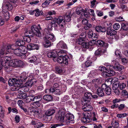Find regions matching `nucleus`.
Here are the masks:
<instances>
[{
    "label": "nucleus",
    "mask_w": 128,
    "mask_h": 128,
    "mask_svg": "<svg viewBox=\"0 0 128 128\" xmlns=\"http://www.w3.org/2000/svg\"><path fill=\"white\" fill-rule=\"evenodd\" d=\"M11 60L10 57L6 56L1 59L0 62V70H1L3 66L5 68L6 71L9 72L12 70L11 68H10V66L8 62Z\"/></svg>",
    "instance_id": "obj_1"
},
{
    "label": "nucleus",
    "mask_w": 128,
    "mask_h": 128,
    "mask_svg": "<svg viewBox=\"0 0 128 128\" xmlns=\"http://www.w3.org/2000/svg\"><path fill=\"white\" fill-rule=\"evenodd\" d=\"M95 42L97 45H99L101 47H104V49H98L96 50L95 52L96 55H101L106 51V48L108 46V43L101 40H98Z\"/></svg>",
    "instance_id": "obj_2"
},
{
    "label": "nucleus",
    "mask_w": 128,
    "mask_h": 128,
    "mask_svg": "<svg viewBox=\"0 0 128 128\" xmlns=\"http://www.w3.org/2000/svg\"><path fill=\"white\" fill-rule=\"evenodd\" d=\"M63 20L64 19L62 16H60L58 18H55L52 21L51 24L48 26V27L49 28H51L52 27H56L58 24H61Z\"/></svg>",
    "instance_id": "obj_3"
},
{
    "label": "nucleus",
    "mask_w": 128,
    "mask_h": 128,
    "mask_svg": "<svg viewBox=\"0 0 128 128\" xmlns=\"http://www.w3.org/2000/svg\"><path fill=\"white\" fill-rule=\"evenodd\" d=\"M40 30L41 28L39 24L38 26L33 25L31 28V31L32 32L33 35H36L38 37H40L41 36V34L40 31Z\"/></svg>",
    "instance_id": "obj_4"
},
{
    "label": "nucleus",
    "mask_w": 128,
    "mask_h": 128,
    "mask_svg": "<svg viewBox=\"0 0 128 128\" xmlns=\"http://www.w3.org/2000/svg\"><path fill=\"white\" fill-rule=\"evenodd\" d=\"M91 114L90 112L83 113L82 114V117L81 119V121L84 123H87L91 121Z\"/></svg>",
    "instance_id": "obj_5"
},
{
    "label": "nucleus",
    "mask_w": 128,
    "mask_h": 128,
    "mask_svg": "<svg viewBox=\"0 0 128 128\" xmlns=\"http://www.w3.org/2000/svg\"><path fill=\"white\" fill-rule=\"evenodd\" d=\"M13 91L18 90V93L23 92H27L29 90L28 88L26 85L23 86H20L19 84V86H17L16 88L14 87Z\"/></svg>",
    "instance_id": "obj_6"
},
{
    "label": "nucleus",
    "mask_w": 128,
    "mask_h": 128,
    "mask_svg": "<svg viewBox=\"0 0 128 128\" xmlns=\"http://www.w3.org/2000/svg\"><path fill=\"white\" fill-rule=\"evenodd\" d=\"M117 32L113 30H111L110 27H109L108 28L107 30V34L110 35L111 38L113 39H116L118 38V36L116 34Z\"/></svg>",
    "instance_id": "obj_7"
},
{
    "label": "nucleus",
    "mask_w": 128,
    "mask_h": 128,
    "mask_svg": "<svg viewBox=\"0 0 128 128\" xmlns=\"http://www.w3.org/2000/svg\"><path fill=\"white\" fill-rule=\"evenodd\" d=\"M8 82L10 86H12V90L13 91L14 87L16 88L17 86H19V81L15 78H12V79H10Z\"/></svg>",
    "instance_id": "obj_8"
},
{
    "label": "nucleus",
    "mask_w": 128,
    "mask_h": 128,
    "mask_svg": "<svg viewBox=\"0 0 128 128\" xmlns=\"http://www.w3.org/2000/svg\"><path fill=\"white\" fill-rule=\"evenodd\" d=\"M2 8L5 9L10 10H12L13 6L12 3L9 1V0H5L2 4Z\"/></svg>",
    "instance_id": "obj_9"
},
{
    "label": "nucleus",
    "mask_w": 128,
    "mask_h": 128,
    "mask_svg": "<svg viewBox=\"0 0 128 128\" xmlns=\"http://www.w3.org/2000/svg\"><path fill=\"white\" fill-rule=\"evenodd\" d=\"M115 74L114 72L112 70H106L104 71L102 73V76L104 77L111 76Z\"/></svg>",
    "instance_id": "obj_10"
},
{
    "label": "nucleus",
    "mask_w": 128,
    "mask_h": 128,
    "mask_svg": "<svg viewBox=\"0 0 128 128\" xmlns=\"http://www.w3.org/2000/svg\"><path fill=\"white\" fill-rule=\"evenodd\" d=\"M65 120V122L67 124H70L71 121L74 120V115L70 113H68L66 114Z\"/></svg>",
    "instance_id": "obj_11"
},
{
    "label": "nucleus",
    "mask_w": 128,
    "mask_h": 128,
    "mask_svg": "<svg viewBox=\"0 0 128 128\" xmlns=\"http://www.w3.org/2000/svg\"><path fill=\"white\" fill-rule=\"evenodd\" d=\"M56 112L55 109L54 108H50L46 110L44 113L45 117L50 116L53 115Z\"/></svg>",
    "instance_id": "obj_12"
},
{
    "label": "nucleus",
    "mask_w": 128,
    "mask_h": 128,
    "mask_svg": "<svg viewBox=\"0 0 128 128\" xmlns=\"http://www.w3.org/2000/svg\"><path fill=\"white\" fill-rule=\"evenodd\" d=\"M105 86H104V84H102L101 87H99L96 90V93L99 97H102L104 95V92Z\"/></svg>",
    "instance_id": "obj_13"
},
{
    "label": "nucleus",
    "mask_w": 128,
    "mask_h": 128,
    "mask_svg": "<svg viewBox=\"0 0 128 128\" xmlns=\"http://www.w3.org/2000/svg\"><path fill=\"white\" fill-rule=\"evenodd\" d=\"M92 96V94L90 92H86L84 94V97L83 98L84 101L85 102H90Z\"/></svg>",
    "instance_id": "obj_14"
},
{
    "label": "nucleus",
    "mask_w": 128,
    "mask_h": 128,
    "mask_svg": "<svg viewBox=\"0 0 128 128\" xmlns=\"http://www.w3.org/2000/svg\"><path fill=\"white\" fill-rule=\"evenodd\" d=\"M27 48L29 50L36 49L38 50L39 48V46L37 44L30 43L27 46Z\"/></svg>",
    "instance_id": "obj_15"
},
{
    "label": "nucleus",
    "mask_w": 128,
    "mask_h": 128,
    "mask_svg": "<svg viewBox=\"0 0 128 128\" xmlns=\"http://www.w3.org/2000/svg\"><path fill=\"white\" fill-rule=\"evenodd\" d=\"M87 102H86V104L84 105L82 108V109L85 111H91L92 110V106L89 104H87Z\"/></svg>",
    "instance_id": "obj_16"
},
{
    "label": "nucleus",
    "mask_w": 128,
    "mask_h": 128,
    "mask_svg": "<svg viewBox=\"0 0 128 128\" xmlns=\"http://www.w3.org/2000/svg\"><path fill=\"white\" fill-rule=\"evenodd\" d=\"M38 97L37 96H34L33 95H30L27 96L25 99V101L26 103H28L31 101H33L36 99H38Z\"/></svg>",
    "instance_id": "obj_17"
},
{
    "label": "nucleus",
    "mask_w": 128,
    "mask_h": 128,
    "mask_svg": "<svg viewBox=\"0 0 128 128\" xmlns=\"http://www.w3.org/2000/svg\"><path fill=\"white\" fill-rule=\"evenodd\" d=\"M37 82V80L35 79H33L29 80L26 84L25 85L27 87H31L34 84Z\"/></svg>",
    "instance_id": "obj_18"
},
{
    "label": "nucleus",
    "mask_w": 128,
    "mask_h": 128,
    "mask_svg": "<svg viewBox=\"0 0 128 128\" xmlns=\"http://www.w3.org/2000/svg\"><path fill=\"white\" fill-rule=\"evenodd\" d=\"M18 47L16 44H13L11 45L7 46L6 48L8 49L7 51L8 52H10V50H14V51L18 48Z\"/></svg>",
    "instance_id": "obj_19"
},
{
    "label": "nucleus",
    "mask_w": 128,
    "mask_h": 128,
    "mask_svg": "<svg viewBox=\"0 0 128 128\" xmlns=\"http://www.w3.org/2000/svg\"><path fill=\"white\" fill-rule=\"evenodd\" d=\"M56 119L62 122H65L66 116L57 114L55 116Z\"/></svg>",
    "instance_id": "obj_20"
},
{
    "label": "nucleus",
    "mask_w": 128,
    "mask_h": 128,
    "mask_svg": "<svg viewBox=\"0 0 128 128\" xmlns=\"http://www.w3.org/2000/svg\"><path fill=\"white\" fill-rule=\"evenodd\" d=\"M12 60V59L11 60ZM17 60H14L11 61V60L10 61L8 62H8L9 64V65L10 66V68H11V67H17ZM12 69V68H11Z\"/></svg>",
    "instance_id": "obj_21"
},
{
    "label": "nucleus",
    "mask_w": 128,
    "mask_h": 128,
    "mask_svg": "<svg viewBox=\"0 0 128 128\" xmlns=\"http://www.w3.org/2000/svg\"><path fill=\"white\" fill-rule=\"evenodd\" d=\"M7 46H5L3 48L1 49L0 50V56L2 57L3 55L5 54H7L10 52H8L7 50L8 49L6 48Z\"/></svg>",
    "instance_id": "obj_22"
},
{
    "label": "nucleus",
    "mask_w": 128,
    "mask_h": 128,
    "mask_svg": "<svg viewBox=\"0 0 128 128\" xmlns=\"http://www.w3.org/2000/svg\"><path fill=\"white\" fill-rule=\"evenodd\" d=\"M47 56L49 58H54L57 56V51L54 50L51 52H49L48 53Z\"/></svg>",
    "instance_id": "obj_23"
},
{
    "label": "nucleus",
    "mask_w": 128,
    "mask_h": 128,
    "mask_svg": "<svg viewBox=\"0 0 128 128\" xmlns=\"http://www.w3.org/2000/svg\"><path fill=\"white\" fill-rule=\"evenodd\" d=\"M114 68L116 70L120 71L124 68L123 66L120 65L118 63H116L115 64L114 66H113Z\"/></svg>",
    "instance_id": "obj_24"
},
{
    "label": "nucleus",
    "mask_w": 128,
    "mask_h": 128,
    "mask_svg": "<svg viewBox=\"0 0 128 128\" xmlns=\"http://www.w3.org/2000/svg\"><path fill=\"white\" fill-rule=\"evenodd\" d=\"M104 85L105 86L104 90L106 94L108 95H110L111 93V89L110 88L109 86H108L106 84H104Z\"/></svg>",
    "instance_id": "obj_25"
},
{
    "label": "nucleus",
    "mask_w": 128,
    "mask_h": 128,
    "mask_svg": "<svg viewBox=\"0 0 128 128\" xmlns=\"http://www.w3.org/2000/svg\"><path fill=\"white\" fill-rule=\"evenodd\" d=\"M37 96L38 97V99H36V100H37L32 103V104L36 108H38L40 106V104L39 101L41 100L42 98L40 96Z\"/></svg>",
    "instance_id": "obj_26"
},
{
    "label": "nucleus",
    "mask_w": 128,
    "mask_h": 128,
    "mask_svg": "<svg viewBox=\"0 0 128 128\" xmlns=\"http://www.w3.org/2000/svg\"><path fill=\"white\" fill-rule=\"evenodd\" d=\"M56 46L58 47L66 49L67 48L66 44L62 41H60Z\"/></svg>",
    "instance_id": "obj_27"
},
{
    "label": "nucleus",
    "mask_w": 128,
    "mask_h": 128,
    "mask_svg": "<svg viewBox=\"0 0 128 128\" xmlns=\"http://www.w3.org/2000/svg\"><path fill=\"white\" fill-rule=\"evenodd\" d=\"M46 36L45 37L47 40L49 41L51 40L52 42L54 40V36L51 33L47 34Z\"/></svg>",
    "instance_id": "obj_28"
},
{
    "label": "nucleus",
    "mask_w": 128,
    "mask_h": 128,
    "mask_svg": "<svg viewBox=\"0 0 128 128\" xmlns=\"http://www.w3.org/2000/svg\"><path fill=\"white\" fill-rule=\"evenodd\" d=\"M95 30L98 32H104L106 31V30L104 27H102L100 26H96L95 28Z\"/></svg>",
    "instance_id": "obj_29"
},
{
    "label": "nucleus",
    "mask_w": 128,
    "mask_h": 128,
    "mask_svg": "<svg viewBox=\"0 0 128 128\" xmlns=\"http://www.w3.org/2000/svg\"><path fill=\"white\" fill-rule=\"evenodd\" d=\"M43 98L44 100L47 102L52 101L53 99L52 96L50 95H44L43 96Z\"/></svg>",
    "instance_id": "obj_30"
},
{
    "label": "nucleus",
    "mask_w": 128,
    "mask_h": 128,
    "mask_svg": "<svg viewBox=\"0 0 128 128\" xmlns=\"http://www.w3.org/2000/svg\"><path fill=\"white\" fill-rule=\"evenodd\" d=\"M121 29L124 31L128 30V23L124 22L121 24Z\"/></svg>",
    "instance_id": "obj_31"
},
{
    "label": "nucleus",
    "mask_w": 128,
    "mask_h": 128,
    "mask_svg": "<svg viewBox=\"0 0 128 128\" xmlns=\"http://www.w3.org/2000/svg\"><path fill=\"white\" fill-rule=\"evenodd\" d=\"M56 51L57 56H58L63 57L65 56L66 54V53L62 50L60 51V50L58 49Z\"/></svg>",
    "instance_id": "obj_32"
},
{
    "label": "nucleus",
    "mask_w": 128,
    "mask_h": 128,
    "mask_svg": "<svg viewBox=\"0 0 128 128\" xmlns=\"http://www.w3.org/2000/svg\"><path fill=\"white\" fill-rule=\"evenodd\" d=\"M63 57L58 56V57L56 56V58L53 59V60L55 62H57L59 63H62Z\"/></svg>",
    "instance_id": "obj_33"
},
{
    "label": "nucleus",
    "mask_w": 128,
    "mask_h": 128,
    "mask_svg": "<svg viewBox=\"0 0 128 128\" xmlns=\"http://www.w3.org/2000/svg\"><path fill=\"white\" fill-rule=\"evenodd\" d=\"M33 12L35 13V15L36 16H38L42 14L43 13L42 11H40L38 9L34 11Z\"/></svg>",
    "instance_id": "obj_34"
},
{
    "label": "nucleus",
    "mask_w": 128,
    "mask_h": 128,
    "mask_svg": "<svg viewBox=\"0 0 128 128\" xmlns=\"http://www.w3.org/2000/svg\"><path fill=\"white\" fill-rule=\"evenodd\" d=\"M25 72H23L22 73L20 76V79L22 82L24 81L27 78V76Z\"/></svg>",
    "instance_id": "obj_35"
},
{
    "label": "nucleus",
    "mask_w": 128,
    "mask_h": 128,
    "mask_svg": "<svg viewBox=\"0 0 128 128\" xmlns=\"http://www.w3.org/2000/svg\"><path fill=\"white\" fill-rule=\"evenodd\" d=\"M18 97L19 98L22 99H25L27 95L26 94L23 92L18 93Z\"/></svg>",
    "instance_id": "obj_36"
},
{
    "label": "nucleus",
    "mask_w": 128,
    "mask_h": 128,
    "mask_svg": "<svg viewBox=\"0 0 128 128\" xmlns=\"http://www.w3.org/2000/svg\"><path fill=\"white\" fill-rule=\"evenodd\" d=\"M54 91L52 93L56 96L60 95L61 94L60 90V89H56L53 88Z\"/></svg>",
    "instance_id": "obj_37"
},
{
    "label": "nucleus",
    "mask_w": 128,
    "mask_h": 128,
    "mask_svg": "<svg viewBox=\"0 0 128 128\" xmlns=\"http://www.w3.org/2000/svg\"><path fill=\"white\" fill-rule=\"evenodd\" d=\"M24 42L22 40H19L16 42V44L18 46V47L22 45H24Z\"/></svg>",
    "instance_id": "obj_38"
},
{
    "label": "nucleus",
    "mask_w": 128,
    "mask_h": 128,
    "mask_svg": "<svg viewBox=\"0 0 128 128\" xmlns=\"http://www.w3.org/2000/svg\"><path fill=\"white\" fill-rule=\"evenodd\" d=\"M32 30H28L26 31L24 33V35L26 36H31L32 37L34 35Z\"/></svg>",
    "instance_id": "obj_39"
},
{
    "label": "nucleus",
    "mask_w": 128,
    "mask_h": 128,
    "mask_svg": "<svg viewBox=\"0 0 128 128\" xmlns=\"http://www.w3.org/2000/svg\"><path fill=\"white\" fill-rule=\"evenodd\" d=\"M69 59L68 57L67 56H64L63 57L62 63L66 65L68 64V60Z\"/></svg>",
    "instance_id": "obj_40"
},
{
    "label": "nucleus",
    "mask_w": 128,
    "mask_h": 128,
    "mask_svg": "<svg viewBox=\"0 0 128 128\" xmlns=\"http://www.w3.org/2000/svg\"><path fill=\"white\" fill-rule=\"evenodd\" d=\"M66 110L64 109H60L59 110L58 114H60L61 115H65V114L66 112Z\"/></svg>",
    "instance_id": "obj_41"
},
{
    "label": "nucleus",
    "mask_w": 128,
    "mask_h": 128,
    "mask_svg": "<svg viewBox=\"0 0 128 128\" xmlns=\"http://www.w3.org/2000/svg\"><path fill=\"white\" fill-rule=\"evenodd\" d=\"M66 110L64 109H60L59 110L58 114H60L61 115H65V114L66 112Z\"/></svg>",
    "instance_id": "obj_42"
},
{
    "label": "nucleus",
    "mask_w": 128,
    "mask_h": 128,
    "mask_svg": "<svg viewBox=\"0 0 128 128\" xmlns=\"http://www.w3.org/2000/svg\"><path fill=\"white\" fill-rule=\"evenodd\" d=\"M113 81V79L112 78L107 79L105 81V84L108 86H109L112 84V82Z\"/></svg>",
    "instance_id": "obj_43"
},
{
    "label": "nucleus",
    "mask_w": 128,
    "mask_h": 128,
    "mask_svg": "<svg viewBox=\"0 0 128 128\" xmlns=\"http://www.w3.org/2000/svg\"><path fill=\"white\" fill-rule=\"evenodd\" d=\"M24 40L26 42L29 43L31 41V38H32L31 36H24L23 37Z\"/></svg>",
    "instance_id": "obj_44"
},
{
    "label": "nucleus",
    "mask_w": 128,
    "mask_h": 128,
    "mask_svg": "<svg viewBox=\"0 0 128 128\" xmlns=\"http://www.w3.org/2000/svg\"><path fill=\"white\" fill-rule=\"evenodd\" d=\"M64 20L65 22L66 21L67 22H69L71 20V17L70 16V15H66L64 16Z\"/></svg>",
    "instance_id": "obj_45"
},
{
    "label": "nucleus",
    "mask_w": 128,
    "mask_h": 128,
    "mask_svg": "<svg viewBox=\"0 0 128 128\" xmlns=\"http://www.w3.org/2000/svg\"><path fill=\"white\" fill-rule=\"evenodd\" d=\"M19 49L22 52H25L26 51V46H24L23 45H22L18 47Z\"/></svg>",
    "instance_id": "obj_46"
},
{
    "label": "nucleus",
    "mask_w": 128,
    "mask_h": 128,
    "mask_svg": "<svg viewBox=\"0 0 128 128\" xmlns=\"http://www.w3.org/2000/svg\"><path fill=\"white\" fill-rule=\"evenodd\" d=\"M85 40L82 38H79L77 39L76 40V42L77 44H82L84 42Z\"/></svg>",
    "instance_id": "obj_47"
},
{
    "label": "nucleus",
    "mask_w": 128,
    "mask_h": 128,
    "mask_svg": "<svg viewBox=\"0 0 128 128\" xmlns=\"http://www.w3.org/2000/svg\"><path fill=\"white\" fill-rule=\"evenodd\" d=\"M9 13L8 11H6V12L4 14V18L6 21L8 20L9 18Z\"/></svg>",
    "instance_id": "obj_48"
},
{
    "label": "nucleus",
    "mask_w": 128,
    "mask_h": 128,
    "mask_svg": "<svg viewBox=\"0 0 128 128\" xmlns=\"http://www.w3.org/2000/svg\"><path fill=\"white\" fill-rule=\"evenodd\" d=\"M90 3L91 6L92 7L94 8L95 6L98 2L96 0H92L90 1Z\"/></svg>",
    "instance_id": "obj_49"
},
{
    "label": "nucleus",
    "mask_w": 128,
    "mask_h": 128,
    "mask_svg": "<svg viewBox=\"0 0 128 128\" xmlns=\"http://www.w3.org/2000/svg\"><path fill=\"white\" fill-rule=\"evenodd\" d=\"M19 48L16 50H15L14 51V54L18 56H20V54L22 53V52H21L20 50V49H19Z\"/></svg>",
    "instance_id": "obj_50"
},
{
    "label": "nucleus",
    "mask_w": 128,
    "mask_h": 128,
    "mask_svg": "<svg viewBox=\"0 0 128 128\" xmlns=\"http://www.w3.org/2000/svg\"><path fill=\"white\" fill-rule=\"evenodd\" d=\"M51 44V42L50 41L46 40L45 43L44 44V47L48 48L50 46Z\"/></svg>",
    "instance_id": "obj_51"
},
{
    "label": "nucleus",
    "mask_w": 128,
    "mask_h": 128,
    "mask_svg": "<svg viewBox=\"0 0 128 128\" xmlns=\"http://www.w3.org/2000/svg\"><path fill=\"white\" fill-rule=\"evenodd\" d=\"M119 86V84H116V83H114L112 85V89L114 90H116L118 89V88Z\"/></svg>",
    "instance_id": "obj_52"
},
{
    "label": "nucleus",
    "mask_w": 128,
    "mask_h": 128,
    "mask_svg": "<svg viewBox=\"0 0 128 128\" xmlns=\"http://www.w3.org/2000/svg\"><path fill=\"white\" fill-rule=\"evenodd\" d=\"M89 44L87 42H84L81 45L82 47L84 48H89Z\"/></svg>",
    "instance_id": "obj_53"
},
{
    "label": "nucleus",
    "mask_w": 128,
    "mask_h": 128,
    "mask_svg": "<svg viewBox=\"0 0 128 128\" xmlns=\"http://www.w3.org/2000/svg\"><path fill=\"white\" fill-rule=\"evenodd\" d=\"M17 67H20L22 66L23 63L22 61L20 60H17Z\"/></svg>",
    "instance_id": "obj_54"
},
{
    "label": "nucleus",
    "mask_w": 128,
    "mask_h": 128,
    "mask_svg": "<svg viewBox=\"0 0 128 128\" xmlns=\"http://www.w3.org/2000/svg\"><path fill=\"white\" fill-rule=\"evenodd\" d=\"M115 54L117 57L120 58L121 56V53L120 51L118 50H116L115 52Z\"/></svg>",
    "instance_id": "obj_55"
},
{
    "label": "nucleus",
    "mask_w": 128,
    "mask_h": 128,
    "mask_svg": "<svg viewBox=\"0 0 128 128\" xmlns=\"http://www.w3.org/2000/svg\"><path fill=\"white\" fill-rule=\"evenodd\" d=\"M44 126V124L42 123L39 122H36V126L35 127L37 128H40V127Z\"/></svg>",
    "instance_id": "obj_56"
},
{
    "label": "nucleus",
    "mask_w": 128,
    "mask_h": 128,
    "mask_svg": "<svg viewBox=\"0 0 128 128\" xmlns=\"http://www.w3.org/2000/svg\"><path fill=\"white\" fill-rule=\"evenodd\" d=\"M93 82L95 84L94 86L95 88H97L98 87V84L99 82V80L98 79H94L92 80Z\"/></svg>",
    "instance_id": "obj_57"
},
{
    "label": "nucleus",
    "mask_w": 128,
    "mask_h": 128,
    "mask_svg": "<svg viewBox=\"0 0 128 128\" xmlns=\"http://www.w3.org/2000/svg\"><path fill=\"white\" fill-rule=\"evenodd\" d=\"M50 2L48 1V0H46L44 3L42 4V6L44 8L46 6L48 5Z\"/></svg>",
    "instance_id": "obj_58"
},
{
    "label": "nucleus",
    "mask_w": 128,
    "mask_h": 128,
    "mask_svg": "<svg viewBox=\"0 0 128 128\" xmlns=\"http://www.w3.org/2000/svg\"><path fill=\"white\" fill-rule=\"evenodd\" d=\"M120 28V26L118 23H115L113 25V28L115 30H118Z\"/></svg>",
    "instance_id": "obj_59"
},
{
    "label": "nucleus",
    "mask_w": 128,
    "mask_h": 128,
    "mask_svg": "<svg viewBox=\"0 0 128 128\" xmlns=\"http://www.w3.org/2000/svg\"><path fill=\"white\" fill-rule=\"evenodd\" d=\"M127 114L126 113H124L121 114H118L117 115V116L119 118H122L126 116Z\"/></svg>",
    "instance_id": "obj_60"
},
{
    "label": "nucleus",
    "mask_w": 128,
    "mask_h": 128,
    "mask_svg": "<svg viewBox=\"0 0 128 128\" xmlns=\"http://www.w3.org/2000/svg\"><path fill=\"white\" fill-rule=\"evenodd\" d=\"M119 85V88L120 90H122L126 86V84L124 83H120Z\"/></svg>",
    "instance_id": "obj_61"
},
{
    "label": "nucleus",
    "mask_w": 128,
    "mask_h": 128,
    "mask_svg": "<svg viewBox=\"0 0 128 128\" xmlns=\"http://www.w3.org/2000/svg\"><path fill=\"white\" fill-rule=\"evenodd\" d=\"M112 126L114 128H116L118 127L119 125L118 122L116 121H115L114 123H112Z\"/></svg>",
    "instance_id": "obj_62"
},
{
    "label": "nucleus",
    "mask_w": 128,
    "mask_h": 128,
    "mask_svg": "<svg viewBox=\"0 0 128 128\" xmlns=\"http://www.w3.org/2000/svg\"><path fill=\"white\" fill-rule=\"evenodd\" d=\"M98 69L100 70L103 72L105 71V70H107L104 66H100L99 67Z\"/></svg>",
    "instance_id": "obj_63"
},
{
    "label": "nucleus",
    "mask_w": 128,
    "mask_h": 128,
    "mask_svg": "<svg viewBox=\"0 0 128 128\" xmlns=\"http://www.w3.org/2000/svg\"><path fill=\"white\" fill-rule=\"evenodd\" d=\"M53 90V88H51L50 89H47L46 90V92L47 93H52Z\"/></svg>",
    "instance_id": "obj_64"
}]
</instances>
